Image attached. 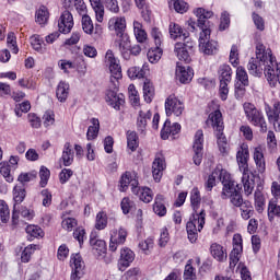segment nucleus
Listing matches in <instances>:
<instances>
[{
    "instance_id": "1",
    "label": "nucleus",
    "mask_w": 280,
    "mask_h": 280,
    "mask_svg": "<svg viewBox=\"0 0 280 280\" xmlns=\"http://www.w3.org/2000/svg\"><path fill=\"white\" fill-rule=\"evenodd\" d=\"M248 72L255 78L265 77L270 86L277 89L280 86V63L277 57L272 55V49L266 48L264 44H257L256 58H250L247 65Z\"/></svg>"
},
{
    "instance_id": "2",
    "label": "nucleus",
    "mask_w": 280,
    "mask_h": 280,
    "mask_svg": "<svg viewBox=\"0 0 280 280\" xmlns=\"http://www.w3.org/2000/svg\"><path fill=\"white\" fill-rule=\"evenodd\" d=\"M198 19L199 33V51L206 56H213L218 54V42L211 39V28H209V19L213 16V12L203 8H198L195 11Z\"/></svg>"
},
{
    "instance_id": "3",
    "label": "nucleus",
    "mask_w": 280,
    "mask_h": 280,
    "mask_svg": "<svg viewBox=\"0 0 280 280\" xmlns=\"http://www.w3.org/2000/svg\"><path fill=\"white\" fill-rule=\"evenodd\" d=\"M131 187V192L145 205L154 200V192L150 187L139 186V176L135 172H126L120 178V191H126L128 186Z\"/></svg>"
},
{
    "instance_id": "4",
    "label": "nucleus",
    "mask_w": 280,
    "mask_h": 280,
    "mask_svg": "<svg viewBox=\"0 0 280 280\" xmlns=\"http://www.w3.org/2000/svg\"><path fill=\"white\" fill-rule=\"evenodd\" d=\"M109 32H115L117 39L116 45L122 58H129L128 48L130 47V36L126 33V18L113 16L108 21Z\"/></svg>"
},
{
    "instance_id": "5",
    "label": "nucleus",
    "mask_w": 280,
    "mask_h": 280,
    "mask_svg": "<svg viewBox=\"0 0 280 280\" xmlns=\"http://www.w3.org/2000/svg\"><path fill=\"white\" fill-rule=\"evenodd\" d=\"M248 159H250L248 144L242 143L236 153V161L238 170L242 173V183L245 196H250V194H253V190L255 189V180L250 178V170H248Z\"/></svg>"
},
{
    "instance_id": "6",
    "label": "nucleus",
    "mask_w": 280,
    "mask_h": 280,
    "mask_svg": "<svg viewBox=\"0 0 280 280\" xmlns=\"http://www.w3.org/2000/svg\"><path fill=\"white\" fill-rule=\"evenodd\" d=\"M105 65L108 67L110 71V82H112V90H107L106 92V102H113L115 96H117V84H119V80H121V66L119 65V59L115 57L113 50H107L105 54Z\"/></svg>"
},
{
    "instance_id": "7",
    "label": "nucleus",
    "mask_w": 280,
    "mask_h": 280,
    "mask_svg": "<svg viewBox=\"0 0 280 280\" xmlns=\"http://www.w3.org/2000/svg\"><path fill=\"white\" fill-rule=\"evenodd\" d=\"M105 65L108 67L110 71V82H112V90H107L106 92V102H113L115 96H117V84H119V80H121V66L119 65V59L115 57L113 50H107L105 54Z\"/></svg>"
},
{
    "instance_id": "8",
    "label": "nucleus",
    "mask_w": 280,
    "mask_h": 280,
    "mask_svg": "<svg viewBox=\"0 0 280 280\" xmlns=\"http://www.w3.org/2000/svg\"><path fill=\"white\" fill-rule=\"evenodd\" d=\"M243 108L245 117L247 121H249V124L260 128L261 132H266V130H268V126L266 125V118H264V114L261 113V110L257 109V107L253 103H244Z\"/></svg>"
},
{
    "instance_id": "9",
    "label": "nucleus",
    "mask_w": 280,
    "mask_h": 280,
    "mask_svg": "<svg viewBox=\"0 0 280 280\" xmlns=\"http://www.w3.org/2000/svg\"><path fill=\"white\" fill-rule=\"evenodd\" d=\"M165 113L167 117H172V115L180 117V115L185 113V103H183L178 96L174 94L170 95L165 100Z\"/></svg>"
},
{
    "instance_id": "10",
    "label": "nucleus",
    "mask_w": 280,
    "mask_h": 280,
    "mask_svg": "<svg viewBox=\"0 0 280 280\" xmlns=\"http://www.w3.org/2000/svg\"><path fill=\"white\" fill-rule=\"evenodd\" d=\"M222 174H223V177H222L221 184L223 185V188L221 192V198L222 200H228V198H231L233 194H235L236 191H240L242 187L240 186V184L234 182L229 171L223 172Z\"/></svg>"
},
{
    "instance_id": "11",
    "label": "nucleus",
    "mask_w": 280,
    "mask_h": 280,
    "mask_svg": "<svg viewBox=\"0 0 280 280\" xmlns=\"http://www.w3.org/2000/svg\"><path fill=\"white\" fill-rule=\"evenodd\" d=\"M126 240H128V230L126 228L120 226L119 229H113L109 231V250L115 253L119 246L126 244Z\"/></svg>"
},
{
    "instance_id": "12",
    "label": "nucleus",
    "mask_w": 280,
    "mask_h": 280,
    "mask_svg": "<svg viewBox=\"0 0 280 280\" xmlns=\"http://www.w3.org/2000/svg\"><path fill=\"white\" fill-rule=\"evenodd\" d=\"M233 249L230 253V268H235L240 264V258L244 250L242 234H234L232 240Z\"/></svg>"
},
{
    "instance_id": "13",
    "label": "nucleus",
    "mask_w": 280,
    "mask_h": 280,
    "mask_svg": "<svg viewBox=\"0 0 280 280\" xmlns=\"http://www.w3.org/2000/svg\"><path fill=\"white\" fill-rule=\"evenodd\" d=\"M71 280H80L84 277V260L80 254H72L70 258Z\"/></svg>"
},
{
    "instance_id": "14",
    "label": "nucleus",
    "mask_w": 280,
    "mask_h": 280,
    "mask_svg": "<svg viewBox=\"0 0 280 280\" xmlns=\"http://www.w3.org/2000/svg\"><path fill=\"white\" fill-rule=\"evenodd\" d=\"M194 42H189L185 39V43H176L175 44V54L178 58V60H182L183 62H191V57L189 56L191 54V50L194 49Z\"/></svg>"
},
{
    "instance_id": "15",
    "label": "nucleus",
    "mask_w": 280,
    "mask_h": 280,
    "mask_svg": "<svg viewBox=\"0 0 280 280\" xmlns=\"http://www.w3.org/2000/svg\"><path fill=\"white\" fill-rule=\"evenodd\" d=\"M203 143H205V133L202 132V130H197V132L195 133V140L192 144V150L195 152L192 156V161L195 165H200V163H202Z\"/></svg>"
},
{
    "instance_id": "16",
    "label": "nucleus",
    "mask_w": 280,
    "mask_h": 280,
    "mask_svg": "<svg viewBox=\"0 0 280 280\" xmlns=\"http://www.w3.org/2000/svg\"><path fill=\"white\" fill-rule=\"evenodd\" d=\"M166 168L165 156L162 153H158L152 162V177L155 183H159L163 178V172Z\"/></svg>"
},
{
    "instance_id": "17",
    "label": "nucleus",
    "mask_w": 280,
    "mask_h": 280,
    "mask_svg": "<svg viewBox=\"0 0 280 280\" xmlns=\"http://www.w3.org/2000/svg\"><path fill=\"white\" fill-rule=\"evenodd\" d=\"M152 119V112L150 109H139L138 116H137V130L140 132V135L145 136V132H148V121Z\"/></svg>"
},
{
    "instance_id": "18",
    "label": "nucleus",
    "mask_w": 280,
    "mask_h": 280,
    "mask_svg": "<svg viewBox=\"0 0 280 280\" xmlns=\"http://www.w3.org/2000/svg\"><path fill=\"white\" fill-rule=\"evenodd\" d=\"M73 14L69 11H63L58 20V28L60 34H69L73 30Z\"/></svg>"
},
{
    "instance_id": "19",
    "label": "nucleus",
    "mask_w": 280,
    "mask_h": 280,
    "mask_svg": "<svg viewBox=\"0 0 280 280\" xmlns=\"http://www.w3.org/2000/svg\"><path fill=\"white\" fill-rule=\"evenodd\" d=\"M180 124L178 122H174L172 125V121L170 120H166L164 122V126L161 130V137L162 139L164 140H167V139H176L178 137V135L180 133Z\"/></svg>"
},
{
    "instance_id": "20",
    "label": "nucleus",
    "mask_w": 280,
    "mask_h": 280,
    "mask_svg": "<svg viewBox=\"0 0 280 280\" xmlns=\"http://www.w3.org/2000/svg\"><path fill=\"white\" fill-rule=\"evenodd\" d=\"M90 246H92V250L98 259H104L106 255V242L104 240H100L95 237V234H91Z\"/></svg>"
},
{
    "instance_id": "21",
    "label": "nucleus",
    "mask_w": 280,
    "mask_h": 280,
    "mask_svg": "<svg viewBox=\"0 0 280 280\" xmlns=\"http://www.w3.org/2000/svg\"><path fill=\"white\" fill-rule=\"evenodd\" d=\"M135 261V252L125 247L120 249V258L118 260V269L124 272Z\"/></svg>"
},
{
    "instance_id": "22",
    "label": "nucleus",
    "mask_w": 280,
    "mask_h": 280,
    "mask_svg": "<svg viewBox=\"0 0 280 280\" xmlns=\"http://www.w3.org/2000/svg\"><path fill=\"white\" fill-rule=\"evenodd\" d=\"M223 172H226V170L221 165H217L213 172L209 175L208 180L206 183V187L208 191H211L213 187L218 184V180L222 183V178L224 177Z\"/></svg>"
},
{
    "instance_id": "23",
    "label": "nucleus",
    "mask_w": 280,
    "mask_h": 280,
    "mask_svg": "<svg viewBox=\"0 0 280 280\" xmlns=\"http://www.w3.org/2000/svg\"><path fill=\"white\" fill-rule=\"evenodd\" d=\"M206 218L207 213H205V210H201L200 212L195 211L187 222L186 229H189V224H192L195 231H202V229H205Z\"/></svg>"
},
{
    "instance_id": "24",
    "label": "nucleus",
    "mask_w": 280,
    "mask_h": 280,
    "mask_svg": "<svg viewBox=\"0 0 280 280\" xmlns=\"http://www.w3.org/2000/svg\"><path fill=\"white\" fill-rule=\"evenodd\" d=\"M25 186L23 185H15L13 188V200H14V206H13V218H16V211H19V205L25 200Z\"/></svg>"
},
{
    "instance_id": "25",
    "label": "nucleus",
    "mask_w": 280,
    "mask_h": 280,
    "mask_svg": "<svg viewBox=\"0 0 280 280\" xmlns=\"http://www.w3.org/2000/svg\"><path fill=\"white\" fill-rule=\"evenodd\" d=\"M75 151L73 150V145H71V142H66L62 150L61 163L65 167H70V165H73Z\"/></svg>"
},
{
    "instance_id": "26",
    "label": "nucleus",
    "mask_w": 280,
    "mask_h": 280,
    "mask_svg": "<svg viewBox=\"0 0 280 280\" xmlns=\"http://www.w3.org/2000/svg\"><path fill=\"white\" fill-rule=\"evenodd\" d=\"M176 78L182 84H187L194 78V70L189 67L177 66Z\"/></svg>"
},
{
    "instance_id": "27",
    "label": "nucleus",
    "mask_w": 280,
    "mask_h": 280,
    "mask_svg": "<svg viewBox=\"0 0 280 280\" xmlns=\"http://www.w3.org/2000/svg\"><path fill=\"white\" fill-rule=\"evenodd\" d=\"M210 255L217 261H226V249L221 244L212 243L210 245Z\"/></svg>"
},
{
    "instance_id": "28",
    "label": "nucleus",
    "mask_w": 280,
    "mask_h": 280,
    "mask_svg": "<svg viewBox=\"0 0 280 280\" xmlns=\"http://www.w3.org/2000/svg\"><path fill=\"white\" fill-rule=\"evenodd\" d=\"M209 120L217 132H222L224 130V120L222 119V112H220V109L212 112L209 115Z\"/></svg>"
},
{
    "instance_id": "29",
    "label": "nucleus",
    "mask_w": 280,
    "mask_h": 280,
    "mask_svg": "<svg viewBox=\"0 0 280 280\" xmlns=\"http://www.w3.org/2000/svg\"><path fill=\"white\" fill-rule=\"evenodd\" d=\"M254 161L259 174L266 172V159L264 158V150L261 147H256L254 149Z\"/></svg>"
},
{
    "instance_id": "30",
    "label": "nucleus",
    "mask_w": 280,
    "mask_h": 280,
    "mask_svg": "<svg viewBox=\"0 0 280 280\" xmlns=\"http://www.w3.org/2000/svg\"><path fill=\"white\" fill-rule=\"evenodd\" d=\"M153 211L160 218H164V215H167V208L165 207V197L163 195L155 196Z\"/></svg>"
},
{
    "instance_id": "31",
    "label": "nucleus",
    "mask_w": 280,
    "mask_h": 280,
    "mask_svg": "<svg viewBox=\"0 0 280 280\" xmlns=\"http://www.w3.org/2000/svg\"><path fill=\"white\" fill-rule=\"evenodd\" d=\"M127 138V151L129 154H132V152H137V149L139 148V136L136 133V131L128 130L126 132Z\"/></svg>"
},
{
    "instance_id": "32",
    "label": "nucleus",
    "mask_w": 280,
    "mask_h": 280,
    "mask_svg": "<svg viewBox=\"0 0 280 280\" xmlns=\"http://www.w3.org/2000/svg\"><path fill=\"white\" fill-rule=\"evenodd\" d=\"M35 23L42 27L49 23V9L45 5H40L35 12Z\"/></svg>"
},
{
    "instance_id": "33",
    "label": "nucleus",
    "mask_w": 280,
    "mask_h": 280,
    "mask_svg": "<svg viewBox=\"0 0 280 280\" xmlns=\"http://www.w3.org/2000/svg\"><path fill=\"white\" fill-rule=\"evenodd\" d=\"M30 45L34 51H37V54H45V51H47L45 39H43L40 35H32L30 37Z\"/></svg>"
},
{
    "instance_id": "34",
    "label": "nucleus",
    "mask_w": 280,
    "mask_h": 280,
    "mask_svg": "<svg viewBox=\"0 0 280 280\" xmlns=\"http://www.w3.org/2000/svg\"><path fill=\"white\" fill-rule=\"evenodd\" d=\"M69 91H70L69 83L66 81H60L56 90L57 100L61 103L67 102V98L69 97Z\"/></svg>"
},
{
    "instance_id": "35",
    "label": "nucleus",
    "mask_w": 280,
    "mask_h": 280,
    "mask_svg": "<svg viewBox=\"0 0 280 280\" xmlns=\"http://www.w3.org/2000/svg\"><path fill=\"white\" fill-rule=\"evenodd\" d=\"M91 7L95 14V20L97 23H104V4H102V0H90Z\"/></svg>"
},
{
    "instance_id": "36",
    "label": "nucleus",
    "mask_w": 280,
    "mask_h": 280,
    "mask_svg": "<svg viewBox=\"0 0 280 280\" xmlns=\"http://www.w3.org/2000/svg\"><path fill=\"white\" fill-rule=\"evenodd\" d=\"M90 124L92 125L88 128L86 139L88 141H95V138L100 135V119L92 118Z\"/></svg>"
},
{
    "instance_id": "37",
    "label": "nucleus",
    "mask_w": 280,
    "mask_h": 280,
    "mask_svg": "<svg viewBox=\"0 0 280 280\" xmlns=\"http://www.w3.org/2000/svg\"><path fill=\"white\" fill-rule=\"evenodd\" d=\"M143 97L147 104H150L154 100V84L149 79H145L143 83Z\"/></svg>"
},
{
    "instance_id": "38",
    "label": "nucleus",
    "mask_w": 280,
    "mask_h": 280,
    "mask_svg": "<svg viewBox=\"0 0 280 280\" xmlns=\"http://www.w3.org/2000/svg\"><path fill=\"white\" fill-rule=\"evenodd\" d=\"M145 71H148V65H143L142 68L131 67L128 69L127 73L130 80H141V78H145Z\"/></svg>"
},
{
    "instance_id": "39",
    "label": "nucleus",
    "mask_w": 280,
    "mask_h": 280,
    "mask_svg": "<svg viewBox=\"0 0 280 280\" xmlns=\"http://www.w3.org/2000/svg\"><path fill=\"white\" fill-rule=\"evenodd\" d=\"M184 280H198V273L194 268V259H189L184 268Z\"/></svg>"
},
{
    "instance_id": "40",
    "label": "nucleus",
    "mask_w": 280,
    "mask_h": 280,
    "mask_svg": "<svg viewBox=\"0 0 280 280\" xmlns=\"http://www.w3.org/2000/svg\"><path fill=\"white\" fill-rule=\"evenodd\" d=\"M133 34L138 43H145L148 40V33H145L143 25L138 21L133 22Z\"/></svg>"
},
{
    "instance_id": "41",
    "label": "nucleus",
    "mask_w": 280,
    "mask_h": 280,
    "mask_svg": "<svg viewBox=\"0 0 280 280\" xmlns=\"http://www.w3.org/2000/svg\"><path fill=\"white\" fill-rule=\"evenodd\" d=\"M147 56L151 65H156L163 56V48L161 46H155L154 48L149 49Z\"/></svg>"
},
{
    "instance_id": "42",
    "label": "nucleus",
    "mask_w": 280,
    "mask_h": 280,
    "mask_svg": "<svg viewBox=\"0 0 280 280\" xmlns=\"http://www.w3.org/2000/svg\"><path fill=\"white\" fill-rule=\"evenodd\" d=\"M168 32H170L171 38H173L174 40H176V38H182V36L185 40H187V35L186 34L183 35V27H180V25L174 22L170 24Z\"/></svg>"
},
{
    "instance_id": "43",
    "label": "nucleus",
    "mask_w": 280,
    "mask_h": 280,
    "mask_svg": "<svg viewBox=\"0 0 280 280\" xmlns=\"http://www.w3.org/2000/svg\"><path fill=\"white\" fill-rule=\"evenodd\" d=\"M200 202H202V198L200 197V190L195 187L190 191V205L194 211H198L200 209Z\"/></svg>"
},
{
    "instance_id": "44",
    "label": "nucleus",
    "mask_w": 280,
    "mask_h": 280,
    "mask_svg": "<svg viewBox=\"0 0 280 280\" xmlns=\"http://www.w3.org/2000/svg\"><path fill=\"white\" fill-rule=\"evenodd\" d=\"M254 199H255L256 211L258 213H261L264 211V209L266 208V198L264 197V194L260 192L259 189H257L255 191Z\"/></svg>"
},
{
    "instance_id": "45",
    "label": "nucleus",
    "mask_w": 280,
    "mask_h": 280,
    "mask_svg": "<svg viewBox=\"0 0 280 280\" xmlns=\"http://www.w3.org/2000/svg\"><path fill=\"white\" fill-rule=\"evenodd\" d=\"M268 218L272 222L276 218H280V205L277 201H269Z\"/></svg>"
},
{
    "instance_id": "46",
    "label": "nucleus",
    "mask_w": 280,
    "mask_h": 280,
    "mask_svg": "<svg viewBox=\"0 0 280 280\" xmlns=\"http://www.w3.org/2000/svg\"><path fill=\"white\" fill-rule=\"evenodd\" d=\"M232 75H233V70L231 69V66L223 65L220 67V69H219L220 81L231 82Z\"/></svg>"
},
{
    "instance_id": "47",
    "label": "nucleus",
    "mask_w": 280,
    "mask_h": 280,
    "mask_svg": "<svg viewBox=\"0 0 280 280\" xmlns=\"http://www.w3.org/2000/svg\"><path fill=\"white\" fill-rule=\"evenodd\" d=\"M0 174L7 183H14V176H12L10 164L8 162L0 163Z\"/></svg>"
},
{
    "instance_id": "48",
    "label": "nucleus",
    "mask_w": 280,
    "mask_h": 280,
    "mask_svg": "<svg viewBox=\"0 0 280 280\" xmlns=\"http://www.w3.org/2000/svg\"><path fill=\"white\" fill-rule=\"evenodd\" d=\"M27 235L31 240H36L37 237H44L45 232L38 225H27L25 229Z\"/></svg>"
},
{
    "instance_id": "49",
    "label": "nucleus",
    "mask_w": 280,
    "mask_h": 280,
    "mask_svg": "<svg viewBox=\"0 0 280 280\" xmlns=\"http://www.w3.org/2000/svg\"><path fill=\"white\" fill-rule=\"evenodd\" d=\"M38 245L31 244L24 248L21 255V260L23 264H30V259H32V254L36 253Z\"/></svg>"
},
{
    "instance_id": "50",
    "label": "nucleus",
    "mask_w": 280,
    "mask_h": 280,
    "mask_svg": "<svg viewBox=\"0 0 280 280\" xmlns=\"http://www.w3.org/2000/svg\"><path fill=\"white\" fill-rule=\"evenodd\" d=\"M236 80H238L243 86H248V72H246L245 67H236Z\"/></svg>"
},
{
    "instance_id": "51",
    "label": "nucleus",
    "mask_w": 280,
    "mask_h": 280,
    "mask_svg": "<svg viewBox=\"0 0 280 280\" xmlns=\"http://www.w3.org/2000/svg\"><path fill=\"white\" fill-rule=\"evenodd\" d=\"M108 225V217L106 212H98L96 214L95 229L97 231H104V229Z\"/></svg>"
},
{
    "instance_id": "52",
    "label": "nucleus",
    "mask_w": 280,
    "mask_h": 280,
    "mask_svg": "<svg viewBox=\"0 0 280 280\" xmlns=\"http://www.w3.org/2000/svg\"><path fill=\"white\" fill-rule=\"evenodd\" d=\"M82 30L85 34H93L95 27L93 26V20L90 15H83L81 20Z\"/></svg>"
},
{
    "instance_id": "53",
    "label": "nucleus",
    "mask_w": 280,
    "mask_h": 280,
    "mask_svg": "<svg viewBox=\"0 0 280 280\" xmlns=\"http://www.w3.org/2000/svg\"><path fill=\"white\" fill-rule=\"evenodd\" d=\"M172 10H175L177 14H185V12L189 10V3H187L185 0H175L172 3Z\"/></svg>"
},
{
    "instance_id": "54",
    "label": "nucleus",
    "mask_w": 280,
    "mask_h": 280,
    "mask_svg": "<svg viewBox=\"0 0 280 280\" xmlns=\"http://www.w3.org/2000/svg\"><path fill=\"white\" fill-rule=\"evenodd\" d=\"M254 213L255 210L253 209V205H250V202L248 201H245L244 205L241 207V215L243 220H250Z\"/></svg>"
},
{
    "instance_id": "55",
    "label": "nucleus",
    "mask_w": 280,
    "mask_h": 280,
    "mask_svg": "<svg viewBox=\"0 0 280 280\" xmlns=\"http://www.w3.org/2000/svg\"><path fill=\"white\" fill-rule=\"evenodd\" d=\"M0 220L7 224L10 220V208L4 200H0Z\"/></svg>"
},
{
    "instance_id": "56",
    "label": "nucleus",
    "mask_w": 280,
    "mask_h": 280,
    "mask_svg": "<svg viewBox=\"0 0 280 280\" xmlns=\"http://www.w3.org/2000/svg\"><path fill=\"white\" fill-rule=\"evenodd\" d=\"M61 226L65 231L71 232L73 231V229H75V226H78V220L71 217H63L61 221Z\"/></svg>"
},
{
    "instance_id": "57",
    "label": "nucleus",
    "mask_w": 280,
    "mask_h": 280,
    "mask_svg": "<svg viewBox=\"0 0 280 280\" xmlns=\"http://www.w3.org/2000/svg\"><path fill=\"white\" fill-rule=\"evenodd\" d=\"M128 94H129V100L132 104V106H139V92L137 91V88L135 86V84H130L128 86Z\"/></svg>"
},
{
    "instance_id": "58",
    "label": "nucleus",
    "mask_w": 280,
    "mask_h": 280,
    "mask_svg": "<svg viewBox=\"0 0 280 280\" xmlns=\"http://www.w3.org/2000/svg\"><path fill=\"white\" fill-rule=\"evenodd\" d=\"M51 176V172L46 166H42L39 170L40 187H47V183H49V177Z\"/></svg>"
},
{
    "instance_id": "59",
    "label": "nucleus",
    "mask_w": 280,
    "mask_h": 280,
    "mask_svg": "<svg viewBox=\"0 0 280 280\" xmlns=\"http://www.w3.org/2000/svg\"><path fill=\"white\" fill-rule=\"evenodd\" d=\"M7 46L12 54H19V45H16V35H14V33L8 34Z\"/></svg>"
},
{
    "instance_id": "60",
    "label": "nucleus",
    "mask_w": 280,
    "mask_h": 280,
    "mask_svg": "<svg viewBox=\"0 0 280 280\" xmlns=\"http://www.w3.org/2000/svg\"><path fill=\"white\" fill-rule=\"evenodd\" d=\"M230 62L232 67H240V49L233 45L230 51Z\"/></svg>"
},
{
    "instance_id": "61",
    "label": "nucleus",
    "mask_w": 280,
    "mask_h": 280,
    "mask_svg": "<svg viewBox=\"0 0 280 280\" xmlns=\"http://www.w3.org/2000/svg\"><path fill=\"white\" fill-rule=\"evenodd\" d=\"M151 37L153 38V43L155 47H162L163 45V33L161 30L153 27L151 30Z\"/></svg>"
},
{
    "instance_id": "62",
    "label": "nucleus",
    "mask_w": 280,
    "mask_h": 280,
    "mask_svg": "<svg viewBox=\"0 0 280 280\" xmlns=\"http://www.w3.org/2000/svg\"><path fill=\"white\" fill-rule=\"evenodd\" d=\"M217 143L221 154H226V137L222 131L217 132Z\"/></svg>"
},
{
    "instance_id": "63",
    "label": "nucleus",
    "mask_w": 280,
    "mask_h": 280,
    "mask_svg": "<svg viewBox=\"0 0 280 280\" xmlns=\"http://www.w3.org/2000/svg\"><path fill=\"white\" fill-rule=\"evenodd\" d=\"M139 248H141L143 253L148 255V253L154 248V238L148 237L147 240L141 241L139 243Z\"/></svg>"
},
{
    "instance_id": "64",
    "label": "nucleus",
    "mask_w": 280,
    "mask_h": 280,
    "mask_svg": "<svg viewBox=\"0 0 280 280\" xmlns=\"http://www.w3.org/2000/svg\"><path fill=\"white\" fill-rule=\"evenodd\" d=\"M236 272H240L242 280H253L250 277V271H248V268H246V265L244 262H240Z\"/></svg>"
}]
</instances>
